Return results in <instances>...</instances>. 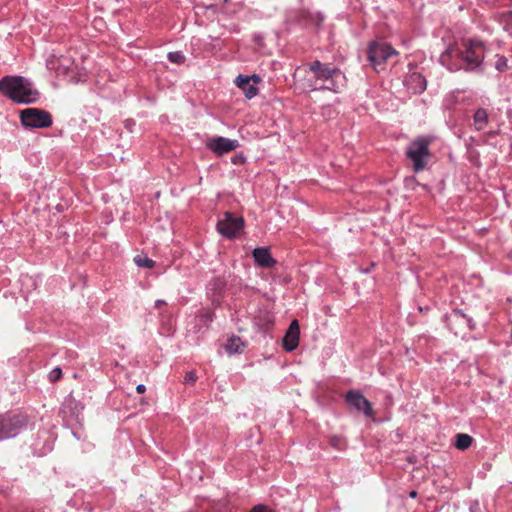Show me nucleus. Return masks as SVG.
<instances>
[{"label":"nucleus","instance_id":"1","mask_svg":"<svg viewBox=\"0 0 512 512\" xmlns=\"http://www.w3.org/2000/svg\"><path fill=\"white\" fill-rule=\"evenodd\" d=\"M0 91L14 102L29 104L38 100L39 92L21 76H6L0 80Z\"/></svg>","mask_w":512,"mask_h":512},{"label":"nucleus","instance_id":"2","mask_svg":"<svg viewBox=\"0 0 512 512\" xmlns=\"http://www.w3.org/2000/svg\"><path fill=\"white\" fill-rule=\"evenodd\" d=\"M465 50L460 51L455 46L448 47L440 56V62L445 65L449 70H456L450 66L447 59L450 56H456L462 58L468 65L469 68H475L480 66L484 58V46L483 43L477 40H467L463 43Z\"/></svg>","mask_w":512,"mask_h":512},{"label":"nucleus","instance_id":"3","mask_svg":"<svg viewBox=\"0 0 512 512\" xmlns=\"http://www.w3.org/2000/svg\"><path fill=\"white\" fill-rule=\"evenodd\" d=\"M429 144L428 139L419 138L413 141L407 149V156L412 160L416 172L423 170L426 165L429 157Z\"/></svg>","mask_w":512,"mask_h":512},{"label":"nucleus","instance_id":"4","mask_svg":"<svg viewBox=\"0 0 512 512\" xmlns=\"http://www.w3.org/2000/svg\"><path fill=\"white\" fill-rule=\"evenodd\" d=\"M397 52L387 43L374 42L368 48V59L377 71L383 69V64Z\"/></svg>","mask_w":512,"mask_h":512},{"label":"nucleus","instance_id":"5","mask_svg":"<svg viewBox=\"0 0 512 512\" xmlns=\"http://www.w3.org/2000/svg\"><path fill=\"white\" fill-rule=\"evenodd\" d=\"M21 122L30 128H45L52 124L51 115L37 108H27L21 112Z\"/></svg>","mask_w":512,"mask_h":512},{"label":"nucleus","instance_id":"6","mask_svg":"<svg viewBox=\"0 0 512 512\" xmlns=\"http://www.w3.org/2000/svg\"><path fill=\"white\" fill-rule=\"evenodd\" d=\"M310 71L313 73L315 78V87L317 86V83L323 84L327 82V80H333L335 81L338 77L341 81L343 78V73L336 68H331L328 65L322 64L319 61H315L310 65Z\"/></svg>","mask_w":512,"mask_h":512},{"label":"nucleus","instance_id":"7","mask_svg":"<svg viewBox=\"0 0 512 512\" xmlns=\"http://www.w3.org/2000/svg\"><path fill=\"white\" fill-rule=\"evenodd\" d=\"M243 228V219L233 217L230 213H225L224 217L218 221L217 230L225 237L232 238Z\"/></svg>","mask_w":512,"mask_h":512},{"label":"nucleus","instance_id":"8","mask_svg":"<svg viewBox=\"0 0 512 512\" xmlns=\"http://www.w3.org/2000/svg\"><path fill=\"white\" fill-rule=\"evenodd\" d=\"M207 147L217 155L228 153L239 146L237 140L228 139L225 137H213L206 143Z\"/></svg>","mask_w":512,"mask_h":512},{"label":"nucleus","instance_id":"9","mask_svg":"<svg viewBox=\"0 0 512 512\" xmlns=\"http://www.w3.org/2000/svg\"><path fill=\"white\" fill-rule=\"evenodd\" d=\"M24 424L25 421L20 417L0 418V440L15 436Z\"/></svg>","mask_w":512,"mask_h":512},{"label":"nucleus","instance_id":"10","mask_svg":"<svg viewBox=\"0 0 512 512\" xmlns=\"http://www.w3.org/2000/svg\"><path fill=\"white\" fill-rule=\"evenodd\" d=\"M258 81L259 77L256 75L252 77L239 75L235 80V84L244 92L248 99H251L258 93V88L256 87Z\"/></svg>","mask_w":512,"mask_h":512},{"label":"nucleus","instance_id":"11","mask_svg":"<svg viewBox=\"0 0 512 512\" xmlns=\"http://www.w3.org/2000/svg\"><path fill=\"white\" fill-rule=\"evenodd\" d=\"M346 401L350 406H353L358 411L363 412L367 416L373 414L371 403L360 393L350 391L347 393Z\"/></svg>","mask_w":512,"mask_h":512},{"label":"nucleus","instance_id":"12","mask_svg":"<svg viewBox=\"0 0 512 512\" xmlns=\"http://www.w3.org/2000/svg\"><path fill=\"white\" fill-rule=\"evenodd\" d=\"M300 328L297 320H293L283 338V347L287 351H293L299 344Z\"/></svg>","mask_w":512,"mask_h":512},{"label":"nucleus","instance_id":"13","mask_svg":"<svg viewBox=\"0 0 512 512\" xmlns=\"http://www.w3.org/2000/svg\"><path fill=\"white\" fill-rule=\"evenodd\" d=\"M255 263L263 268H271L276 264L275 259L270 254L268 247L255 248L253 251Z\"/></svg>","mask_w":512,"mask_h":512},{"label":"nucleus","instance_id":"14","mask_svg":"<svg viewBox=\"0 0 512 512\" xmlns=\"http://www.w3.org/2000/svg\"><path fill=\"white\" fill-rule=\"evenodd\" d=\"M408 90L412 93H422L426 89V79L419 73H412L405 81Z\"/></svg>","mask_w":512,"mask_h":512},{"label":"nucleus","instance_id":"15","mask_svg":"<svg viewBox=\"0 0 512 512\" xmlns=\"http://www.w3.org/2000/svg\"><path fill=\"white\" fill-rule=\"evenodd\" d=\"M245 347V343L237 336L230 337L223 345L224 350L229 355L242 353Z\"/></svg>","mask_w":512,"mask_h":512},{"label":"nucleus","instance_id":"16","mask_svg":"<svg viewBox=\"0 0 512 512\" xmlns=\"http://www.w3.org/2000/svg\"><path fill=\"white\" fill-rule=\"evenodd\" d=\"M345 86V76L343 75L342 80L340 81L337 77L335 81L327 80V82L316 86L315 89H327L333 92H340L341 89Z\"/></svg>","mask_w":512,"mask_h":512},{"label":"nucleus","instance_id":"17","mask_svg":"<svg viewBox=\"0 0 512 512\" xmlns=\"http://www.w3.org/2000/svg\"><path fill=\"white\" fill-rule=\"evenodd\" d=\"M488 122V115L486 110L478 109L474 114V124L478 130H482L486 127Z\"/></svg>","mask_w":512,"mask_h":512},{"label":"nucleus","instance_id":"18","mask_svg":"<svg viewBox=\"0 0 512 512\" xmlns=\"http://www.w3.org/2000/svg\"><path fill=\"white\" fill-rule=\"evenodd\" d=\"M472 442L473 438L468 434L460 433L456 435L455 446L459 450L467 449L472 444Z\"/></svg>","mask_w":512,"mask_h":512},{"label":"nucleus","instance_id":"19","mask_svg":"<svg viewBox=\"0 0 512 512\" xmlns=\"http://www.w3.org/2000/svg\"><path fill=\"white\" fill-rule=\"evenodd\" d=\"M134 262L139 267H144V268L154 267V261L146 256L138 255L134 258Z\"/></svg>","mask_w":512,"mask_h":512},{"label":"nucleus","instance_id":"20","mask_svg":"<svg viewBox=\"0 0 512 512\" xmlns=\"http://www.w3.org/2000/svg\"><path fill=\"white\" fill-rule=\"evenodd\" d=\"M168 59L173 63L181 64L184 62L185 57L181 52H170Z\"/></svg>","mask_w":512,"mask_h":512},{"label":"nucleus","instance_id":"21","mask_svg":"<svg viewBox=\"0 0 512 512\" xmlns=\"http://www.w3.org/2000/svg\"><path fill=\"white\" fill-rule=\"evenodd\" d=\"M61 374H62L61 369H59V368H55V369H53V370L49 373V379H50L51 381H56V380L60 379Z\"/></svg>","mask_w":512,"mask_h":512},{"label":"nucleus","instance_id":"22","mask_svg":"<svg viewBox=\"0 0 512 512\" xmlns=\"http://www.w3.org/2000/svg\"><path fill=\"white\" fill-rule=\"evenodd\" d=\"M197 379V376L194 372H188L186 375H185V378H184V382L186 384H189V383H194Z\"/></svg>","mask_w":512,"mask_h":512},{"label":"nucleus","instance_id":"23","mask_svg":"<svg viewBox=\"0 0 512 512\" xmlns=\"http://www.w3.org/2000/svg\"><path fill=\"white\" fill-rule=\"evenodd\" d=\"M252 512H273V511L264 505H256L252 508Z\"/></svg>","mask_w":512,"mask_h":512},{"label":"nucleus","instance_id":"24","mask_svg":"<svg viewBox=\"0 0 512 512\" xmlns=\"http://www.w3.org/2000/svg\"><path fill=\"white\" fill-rule=\"evenodd\" d=\"M331 444L335 447H339L341 444V439L339 437H333L331 439Z\"/></svg>","mask_w":512,"mask_h":512},{"label":"nucleus","instance_id":"25","mask_svg":"<svg viewBox=\"0 0 512 512\" xmlns=\"http://www.w3.org/2000/svg\"><path fill=\"white\" fill-rule=\"evenodd\" d=\"M136 391H137L138 393H140V394L144 393V392L146 391V387H145V385H143V384H139V385H137V387H136Z\"/></svg>","mask_w":512,"mask_h":512},{"label":"nucleus","instance_id":"26","mask_svg":"<svg viewBox=\"0 0 512 512\" xmlns=\"http://www.w3.org/2000/svg\"><path fill=\"white\" fill-rule=\"evenodd\" d=\"M52 64H53L52 61H50V60L47 61V67L49 69H54V66Z\"/></svg>","mask_w":512,"mask_h":512},{"label":"nucleus","instance_id":"27","mask_svg":"<svg viewBox=\"0 0 512 512\" xmlns=\"http://www.w3.org/2000/svg\"><path fill=\"white\" fill-rule=\"evenodd\" d=\"M164 303H165V302H164V301H162V300H157V301H156V306H159V305L164 304Z\"/></svg>","mask_w":512,"mask_h":512},{"label":"nucleus","instance_id":"28","mask_svg":"<svg viewBox=\"0 0 512 512\" xmlns=\"http://www.w3.org/2000/svg\"><path fill=\"white\" fill-rule=\"evenodd\" d=\"M410 496H411L412 498L416 497V492H415V491H412V492L410 493Z\"/></svg>","mask_w":512,"mask_h":512},{"label":"nucleus","instance_id":"29","mask_svg":"<svg viewBox=\"0 0 512 512\" xmlns=\"http://www.w3.org/2000/svg\"><path fill=\"white\" fill-rule=\"evenodd\" d=\"M500 66H503V63L498 64L497 68H500Z\"/></svg>","mask_w":512,"mask_h":512},{"label":"nucleus","instance_id":"30","mask_svg":"<svg viewBox=\"0 0 512 512\" xmlns=\"http://www.w3.org/2000/svg\"><path fill=\"white\" fill-rule=\"evenodd\" d=\"M500 66H503V63L498 64L497 68H500Z\"/></svg>","mask_w":512,"mask_h":512},{"label":"nucleus","instance_id":"31","mask_svg":"<svg viewBox=\"0 0 512 512\" xmlns=\"http://www.w3.org/2000/svg\"><path fill=\"white\" fill-rule=\"evenodd\" d=\"M250 512H252V510Z\"/></svg>","mask_w":512,"mask_h":512}]
</instances>
